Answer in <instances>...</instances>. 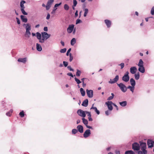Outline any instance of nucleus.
Instances as JSON below:
<instances>
[{
	"instance_id": "23",
	"label": "nucleus",
	"mask_w": 154,
	"mask_h": 154,
	"mask_svg": "<svg viewBox=\"0 0 154 154\" xmlns=\"http://www.w3.org/2000/svg\"><path fill=\"white\" fill-rule=\"evenodd\" d=\"M36 47L37 50L39 51H41L42 50V48L41 45L38 43L36 44Z\"/></svg>"
},
{
	"instance_id": "43",
	"label": "nucleus",
	"mask_w": 154,
	"mask_h": 154,
	"mask_svg": "<svg viewBox=\"0 0 154 154\" xmlns=\"http://www.w3.org/2000/svg\"><path fill=\"white\" fill-rule=\"evenodd\" d=\"M24 113L23 112V110L20 112L19 113V115L21 117V118L23 117L24 116Z\"/></svg>"
},
{
	"instance_id": "50",
	"label": "nucleus",
	"mask_w": 154,
	"mask_h": 154,
	"mask_svg": "<svg viewBox=\"0 0 154 154\" xmlns=\"http://www.w3.org/2000/svg\"><path fill=\"white\" fill-rule=\"evenodd\" d=\"M69 61L71 62L73 60V58L72 56V55L71 53H70L69 54Z\"/></svg>"
},
{
	"instance_id": "57",
	"label": "nucleus",
	"mask_w": 154,
	"mask_h": 154,
	"mask_svg": "<svg viewBox=\"0 0 154 154\" xmlns=\"http://www.w3.org/2000/svg\"><path fill=\"white\" fill-rule=\"evenodd\" d=\"M16 19L17 20V23H18V24H20V21L19 19V18L18 17H16Z\"/></svg>"
},
{
	"instance_id": "19",
	"label": "nucleus",
	"mask_w": 154,
	"mask_h": 154,
	"mask_svg": "<svg viewBox=\"0 0 154 154\" xmlns=\"http://www.w3.org/2000/svg\"><path fill=\"white\" fill-rule=\"evenodd\" d=\"M88 99H85L82 102V105L85 107H87L88 105Z\"/></svg>"
},
{
	"instance_id": "48",
	"label": "nucleus",
	"mask_w": 154,
	"mask_h": 154,
	"mask_svg": "<svg viewBox=\"0 0 154 154\" xmlns=\"http://www.w3.org/2000/svg\"><path fill=\"white\" fill-rule=\"evenodd\" d=\"M82 22V21L81 20L79 19H77L76 20V24H77L79 23H81Z\"/></svg>"
},
{
	"instance_id": "51",
	"label": "nucleus",
	"mask_w": 154,
	"mask_h": 154,
	"mask_svg": "<svg viewBox=\"0 0 154 154\" xmlns=\"http://www.w3.org/2000/svg\"><path fill=\"white\" fill-rule=\"evenodd\" d=\"M73 5L74 6H76L77 4V2L76 0H73Z\"/></svg>"
},
{
	"instance_id": "7",
	"label": "nucleus",
	"mask_w": 154,
	"mask_h": 154,
	"mask_svg": "<svg viewBox=\"0 0 154 154\" xmlns=\"http://www.w3.org/2000/svg\"><path fill=\"white\" fill-rule=\"evenodd\" d=\"M106 104L107 106L108 109L110 110H112L113 109V107L112 106L113 103L111 101H108L105 103Z\"/></svg>"
},
{
	"instance_id": "24",
	"label": "nucleus",
	"mask_w": 154,
	"mask_h": 154,
	"mask_svg": "<svg viewBox=\"0 0 154 154\" xmlns=\"http://www.w3.org/2000/svg\"><path fill=\"white\" fill-rule=\"evenodd\" d=\"M130 82L131 86H135L136 85V82L133 78H131L130 79Z\"/></svg>"
},
{
	"instance_id": "46",
	"label": "nucleus",
	"mask_w": 154,
	"mask_h": 154,
	"mask_svg": "<svg viewBox=\"0 0 154 154\" xmlns=\"http://www.w3.org/2000/svg\"><path fill=\"white\" fill-rule=\"evenodd\" d=\"M151 14L152 15H154V6H153L151 9Z\"/></svg>"
},
{
	"instance_id": "13",
	"label": "nucleus",
	"mask_w": 154,
	"mask_h": 154,
	"mask_svg": "<svg viewBox=\"0 0 154 154\" xmlns=\"http://www.w3.org/2000/svg\"><path fill=\"white\" fill-rule=\"evenodd\" d=\"M74 25L73 24L69 25L68 28H67V32L68 33H71L74 29Z\"/></svg>"
},
{
	"instance_id": "27",
	"label": "nucleus",
	"mask_w": 154,
	"mask_h": 154,
	"mask_svg": "<svg viewBox=\"0 0 154 154\" xmlns=\"http://www.w3.org/2000/svg\"><path fill=\"white\" fill-rule=\"evenodd\" d=\"M76 42V39L75 38H72L71 41V45L72 46H73Z\"/></svg>"
},
{
	"instance_id": "15",
	"label": "nucleus",
	"mask_w": 154,
	"mask_h": 154,
	"mask_svg": "<svg viewBox=\"0 0 154 154\" xmlns=\"http://www.w3.org/2000/svg\"><path fill=\"white\" fill-rule=\"evenodd\" d=\"M77 129L78 131L80 133H82L83 132V127L82 125H78L77 127Z\"/></svg>"
},
{
	"instance_id": "32",
	"label": "nucleus",
	"mask_w": 154,
	"mask_h": 154,
	"mask_svg": "<svg viewBox=\"0 0 154 154\" xmlns=\"http://www.w3.org/2000/svg\"><path fill=\"white\" fill-rule=\"evenodd\" d=\"M143 61L142 59H140L139 61V63L138 64V66H143Z\"/></svg>"
},
{
	"instance_id": "18",
	"label": "nucleus",
	"mask_w": 154,
	"mask_h": 154,
	"mask_svg": "<svg viewBox=\"0 0 154 154\" xmlns=\"http://www.w3.org/2000/svg\"><path fill=\"white\" fill-rule=\"evenodd\" d=\"M104 21L107 26V27L108 28L110 27L111 25V21L108 20H105Z\"/></svg>"
},
{
	"instance_id": "63",
	"label": "nucleus",
	"mask_w": 154,
	"mask_h": 154,
	"mask_svg": "<svg viewBox=\"0 0 154 154\" xmlns=\"http://www.w3.org/2000/svg\"><path fill=\"white\" fill-rule=\"evenodd\" d=\"M78 16V11L77 10L75 11V17H77Z\"/></svg>"
},
{
	"instance_id": "28",
	"label": "nucleus",
	"mask_w": 154,
	"mask_h": 154,
	"mask_svg": "<svg viewBox=\"0 0 154 154\" xmlns=\"http://www.w3.org/2000/svg\"><path fill=\"white\" fill-rule=\"evenodd\" d=\"M36 37L39 40L42 38V34H41L39 32H37L36 33Z\"/></svg>"
},
{
	"instance_id": "8",
	"label": "nucleus",
	"mask_w": 154,
	"mask_h": 154,
	"mask_svg": "<svg viewBox=\"0 0 154 154\" xmlns=\"http://www.w3.org/2000/svg\"><path fill=\"white\" fill-rule=\"evenodd\" d=\"M147 144L148 148H151L154 146V141L148 139L147 141Z\"/></svg>"
},
{
	"instance_id": "39",
	"label": "nucleus",
	"mask_w": 154,
	"mask_h": 154,
	"mask_svg": "<svg viewBox=\"0 0 154 154\" xmlns=\"http://www.w3.org/2000/svg\"><path fill=\"white\" fill-rule=\"evenodd\" d=\"M74 79L75 81L76 82L77 84H79L82 82L80 81V80H79V79H77L76 77H75L74 78Z\"/></svg>"
},
{
	"instance_id": "5",
	"label": "nucleus",
	"mask_w": 154,
	"mask_h": 154,
	"mask_svg": "<svg viewBox=\"0 0 154 154\" xmlns=\"http://www.w3.org/2000/svg\"><path fill=\"white\" fill-rule=\"evenodd\" d=\"M132 148L134 151H139L140 149L139 143L137 142L134 143L132 145Z\"/></svg>"
},
{
	"instance_id": "20",
	"label": "nucleus",
	"mask_w": 154,
	"mask_h": 154,
	"mask_svg": "<svg viewBox=\"0 0 154 154\" xmlns=\"http://www.w3.org/2000/svg\"><path fill=\"white\" fill-rule=\"evenodd\" d=\"M20 18L22 21L24 23H26L27 21V19L26 17L21 15L20 16Z\"/></svg>"
},
{
	"instance_id": "33",
	"label": "nucleus",
	"mask_w": 154,
	"mask_h": 154,
	"mask_svg": "<svg viewBox=\"0 0 154 154\" xmlns=\"http://www.w3.org/2000/svg\"><path fill=\"white\" fill-rule=\"evenodd\" d=\"M82 122L85 125H88V122L87 119L84 118H83L82 119Z\"/></svg>"
},
{
	"instance_id": "34",
	"label": "nucleus",
	"mask_w": 154,
	"mask_h": 154,
	"mask_svg": "<svg viewBox=\"0 0 154 154\" xmlns=\"http://www.w3.org/2000/svg\"><path fill=\"white\" fill-rule=\"evenodd\" d=\"M125 154H135L134 152L132 150H128L126 151L125 152Z\"/></svg>"
},
{
	"instance_id": "38",
	"label": "nucleus",
	"mask_w": 154,
	"mask_h": 154,
	"mask_svg": "<svg viewBox=\"0 0 154 154\" xmlns=\"http://www.w3.org/2000/svg\"><path fill=\"white\" fill-rule=\"evenodd\" d=\"M54 2V0H48V1L47 4L51 6V5H52V3Z\"/></svg>"
},
{
	"instance_id": "11",
	"label": "nucleus",
	"mask_w": 154,
	"mask_h": 154,
	"mask_svg": "<svg viewBox=\"0 0 154 154\" xmlns=\"http://www.w3.org/2000/svg\"><path fill=\"white\" fill-rule=\"evenodd\" d=\"M86 93L87 95L89 97L92 98L93 97V90L87 89Z\"/></svg>"
},
{
	"instance_id": "52",
	"label": "nucleus",
	"mask_w": 154,
	"mask_h": 154,
	"mask_svg": "<svg viewBox=\"0 0 154 154\" xmlns=\"http://www.w3.org/2000/svg\"><path fill=\"white\" fill-rule=\"evenodd\" d=\"M71 50V48H69V49L68 50V51L67 52L66 54V56H68L69 55V53L70 52Z\"/></svg>"
},
{
	"instance_id": "31",
	"label": "nucleus",
	"mask_w": 154,
	"mask_h": 154,
	"mask_svg": "<svg viewBox=\"0 0 154 154\" xmlns=\"http://www.w3.org/2000/svg\"><path fill=\"white\" fill-rule=\"evenodd\" d=\"M46 40L47 39H46V38L44 37V36H43V35H42V38H41L39 40V42L41 43H43L44 42L45 40Z\"/></svg>"
},
{
	"instance_id": "56",
	"label": "nucleus",
	"mask_w": 154,
	"mask_h": 154,
	"mask_svg": "<svg viewBox=\"0 0 154 154\" xmlns=\"http://www.w3.org/2000/svg\"><path fill=\"white\" fill-rule=\"evenodd\" d=\"M67 75H68V76H70L72 78L73 77V75L71 72H69V73H67Z\"/></svg>"
},
{
	"instance_id": "10",
	"label": "nucleus",
	"mask_w": 154,
	"mask_h": 154,
	"mask_svg": "<svg viewBox=\"0 0 154 154\" xmlns=\"http://www.w3.org/2000/svg\"><path fill=\"white\" fill-rule=\"evenodd\" d=\"M91 134V131L90 129L86 130L83 134L84 137L86 138L88 137Z\"/></svg>"
},
{
	"instance_id": "12",
	"label": "nucleus",
	"mask_w": 154,
	"mask_h": 154,
	"mask_svg": "<svg viewBox=\"0 0 154 154\" xmlns=\"http://www.w3.org/2000/svg\"><path fill=\"white\" fill-rule=\"evenodd\" d=\"M119 79V76L117 75L113 79H110L109 81V83L111 84H113L118 81Z\"/></svg>"
},
{
	"instance_id": "61",
	"label": "nucleus",
	"mask_w": 154,
	"mask_h": 154,
	"mask_svg": "<svg viewBox=\"0 0 154 154\" xmlns=\"http://www.w3.org/2000/svg\"><path fill=\"white\" fill-rule=\"evenodd\" d=\"M86 127L87 128H88L89 129H93L92 127V126L88 125H86Z\"/></svg>"
},
{
	"instance_id": "17",
	"label": "nucleus",
	"mask_w": 154,
	"mask_h": 154,
	"mask_svg": "<svg viewBox=\"0 0 154 154\" xmlns=\"http://www.w3.org/2000/svg\"><path fill=\"white\" fill-rule=\"evenodd\" d=\"M27 60V58L26 57H24L23 58H19L18 60L17 61L18 62H21L23 63H25Z\"/></svg>"
},
{
	"instance_id": "9",
	"label": "nucleus",
	"mask_w": 154,
	"mask_h": 154,
	"mask_svg": "<svg viewBox=\"0 0 154 154\" xmlns=\"http://www.w3.org/2000/svg\"><path fill=\"white\" fill-rule=\"evenodd\" d=\"M140 146L141 150H146V143L140 142Z\"/></svg>"
},
{
	"instance_id": "44",
	"label": "nucleus",
	"mask_w": 154,
	"mask_h": 154,
	"mask_svg": "<svg viewBox=\"0 0 154 154\" xmlns=\"http://www.w3.org/2000/svg\"><path fill=\"white\" fill-rule=\"evenodd\" d=\"M78 132L77 130L76 129H72V133L73 134H76Z\"/></svg>"
},
{
	"instance_id": "42",
	"label": "nucleus",
	"mask_w": 154,
	"mask_h": 154,
	"mask_svg": "<svg viewBox=\"0 0 154 154\" xmlns=\"http://www.w3.org/2000/svg\"><path fill=\"white\" fill-rule=\"evenodd\" d=\"M81 72L80 70L79 69H77L76 74V75L77 76H79L81 75Z\"/></svg>"
},
{
	"instance_id": "21",
	"label": "nucleus",
	"mask_w": 154,
	"mask_h": 154,
	"mask_svg": "<svg viewBox=\"0 0 154 154\" xmlns=\"http://www.w3.org/2000/svg\"><path fill=\"white\" fill-rule=\"evenodd\" d=\"M138 70L140 72L142 73H143L145 72V68L143 66H139Z\"/></svg>"
},
{
	"instance_id": "2",
	"label": "nucleus",
	"mask_w": 154,
	"mask_h": 154,
	"mask_svg": "<svg viewBox=\"0 0 154 154\" xmlns=\"http://www.w3.org/2000/svg\"><path fill=\"white\" fill-rule=\"evenodd\" d=\"M26 3V2L24 0H22L20 2V10L23 14L25 15H27L28 13L26 12L24 10L25 7L24 4Z\"/></svg>"
},
{
	"instance_id": "49",
	"label": "nucleus",
	"mask_w": 154,
	"mask_h": 154,
	"mask_svg": "<svg viewBox=\"0 0 154 154\" xmlns=\"http://www.w3.org/2000/svg\"><path fill=\"white\" fill-rule=\"evenodd\" d=\"M63 63L65 67H66L68 66V63L67 62L63 61Z\"/></svg>"
},
{
	"instance_id": "4",
	"label": "nucleus",
	"mask_w": 154,
	"mask_h": 154,
	"mask_svg": "<svg viewBox=\"0 0 154 154\" xmlns=\"http://www.w3.org/2000/svg\"><path fill=\"white\" fill-rule=\"evenodd\" d=\"M129 73V72L127 71L124 74L122 78V79L123 81L127 82L129 81L130 77L128 75Z\"/></svg>"
},
{
	"instance_id": "54",
	"label": "nucleus",
	"mask_w": 154,
	"mask_h": 154,
	"mask_svg": "<svg viewBox=\"0 0 154 154\" xmlns=\"http://www.w3.org/2000/svg\"><path fill=\"white\" fill-rule=\"evenodd\" d=\"M61 4H62V3L60 2L59 4H55V5H54V7L55 8H56L57 7H58Z\"/></svg>"
},
{
	"instance_id": "16",
	"label": "nucleus",
	"mask_w": 154,
	"mask_h": 154,
	"mask_svg": "<svg viewBox=\"0 0 154 154\" xmlns=\"http://www.w3.org/2000/svg\"><path fill=\"white\" fill-rule=\"evenodd\" d=\"M41 34L42 36V35H43V36H44V37L46 38V39H47L51 36L50 34H48L46 32H42Z\"/></svg>"
},
{
	"instance_id": "22",
	"label": "nucleus",
	"mask_w": 154,
	"mask_h": 154,
	"mask_svg": "<svg viewBox=\"0 0 154 154\" xmlns=\"http://www.w3.org/2000/svg\"><path fill=\"white\" fill-rule=\"evenodd\" d=\"M90 109H94V111L96 112V113H97V114L98 115H99L100 114V112L99 110H98L97 107H91V108Z\"/></svg>"
},
{
	"instance_id": "60",
	"label": "nucleus",
	"mask_w": 154,
	"mask_h": 154,
	"mask_svg": "<svg viewBox=\"0 0 154 154\" xmlns=\"http://www.w3.org/2000/svg\"><path fill=\"white\" fill-rule=\"evenodd\" d=\"M44 30L45 32H47L48 31V28L47 27V26H45L44 28Z\"/></svg>"
},
{
	"instance_id": "35",
	"label": "nucleus",
	"mask_w": 154,
	"mask_h": 154,
	"mask_svg": "<svg viewBox=\"0 0 154 154\" xmlns=\"http://www.w3.org/2000/svg\"><path fill=\"white\" fill-rule=\"evenodd\" d=\"M111 94L112 96L109 97H108V98L107 99V100H112V99L113 98L114 96V94L113 93H111Z\"/></svg>"
},
{
	"instance_id": "41",
	"label": "nucleus",
	"mask_w": 154,
	"mask_h": 154,
	"mask_svg": "<svg viewBox=\"0 0 154 154\" xmlns=\"http://www.w3.org/2000/svg\"><path fill=\"white\" fill-rule=\"evenodd\" d=\"M85 12L84 14V16L85 17L87 16V14L88 12V8H85L84 10Z\"/></svg>"
},
{
	"instance_id": "26",
	"label": "nucleus",
	"mask_w": 154,
	"mask_h": 154,
	"mask_svg": "<svg viewBox=\"0 0 154 154\" xmlns=\"http://www.w3.org/2000/svg\"><path fill=\"white\" fill-rule=\"evenodd\" d=\"M119 104L122 107H124L126 106L127 102L126 101H123L119 103Z\"/></svg>"
},
{
	"instance_id": "62",
	"label": "nucleus",
	"mask_w": 154,
	"mask_h": 154,
	"mask_svg": "<svg viewBox=\"0 0 154 154\" xmlns=\"http://www.w3.org/2000/svg\"><path fill=\"white\" fill-rule=\"evenodd\" d=\"M11 113L10 112H8L6 113V115L8 116H10L11 115Z\"/></svg>"
},
{
	"instance_id": "40",
	"label": "nucleus",
	"mask_w": 154,
	"mask_h": 154,
	"mask_svg": "<svg viewBox=\"0 0 154 154\" xmlns=\"http://www.w3.org/2000/svg\"><path fill=\"white\" fill-rule=\"evenodd\" d=\"M69 7L68 5L65 4L64 5V8L66 11L68 10L69 9Z\"/></svg>"
},
{
	"instance_id": "45",
	"label": "nucleus",
	"mask_w": 154,
	"mask_h": 154,
	"mask_svg": "<svg viewBox=\"0 0 154 154\" xmlns=\"http://www.w3.org/2000/svg\"><path fill=\"white\" fill-rule=\"evenodd\" d=\"M66 48H64L63 49H61L60 51V52L61 53H64L66 52Z\"/></svg>"
},
{
	"instance_id": "37",
	"label": "nucleus",
	"mask_w": 154,
	"mask_h": 154,
	"mask_svg": "<svg viewBox=\"0 0 154 154\" xmlns=\"http://www.w3.org/2000/svg\"><path fill=\"white\" fill-rule=\"evenodd\" d=\"M135 79L137 80L139 79L140 78V74L139 72H138L137 74H135L134 75Z\"/></svg>"
},
{
	"instance_id": "55",
	"label": "nucleus",
	"mask_w": 154,
	"mask_h": 154,
	"mask_svg": "<svg viewBox=\"0 0 154 154\" xmlns=\"http://www.w3.org/2000/svg\"><path fill=\"white\" fill-rule=\"evenodd\" d=\"M119 66H120L121 67V69H123L124 66V63H122L120 64L119 65Z\"/></svg>"
},
{
	"instance_id": "36",
	"label": "nucleus",
	"mask_w": 154,
	"mask_h": 154,
	"mask_svg": "<svg viewBox=\"0 0 154 154\" xmlns=\"http://www.w3.org/2000/svg\"><path fill=\"white\" fill-rule=\"evenodd\" d=\"M86 79L85 78H83L81 79V80H82L81 82L82 83V87L83 88H84L85 87L86 85V84L85 83V82H84V80L85 79Z\"/></svg>"
},
{
	"instance_id": "53",
	"label": "nucleus",
	"mask_w": 154,
	"mask_h": 154,
	"mask_svg": "<svg viewBox=\"0 0 154 154\" xmlns=\"http://www.w3.org/2000/svg\"><path fill=\"white\" fill-rule=\"evenodd\" d=\"M67 68L71 71H74V69L71 67L70 66H68L67 67Z\"/></svg>"
},
{
	"instance_id": "30",
	"label": "nucleus",
	"mask_w": 154,
	"mask_h": 154,
	"mask_svg": "<svg viewBox=\"0 0 154 154\" xmlns=\"http://www.w3.org/2000/svg\"><path fill=\"white\" fill-rule=\"evenodd\" d=\"M127 88V89H130V90L133 93L134 89V86H131L129 85Z\"/></svg>"
},
{
	"instance_id": "64",
	"label": "nucleus",
	"mask_w": 154,
	"mask_h": 154,
	"mask_svg": "<svg viewBox=\"0 0 154 154\" xmlns=\"http://www.w3.org/2000/svg\"><path fill=\"white\" fill-rule=\"evenodd\" d=\"M115 153L116 154H120V152L119 150H116Z\"/></svg>"
},
{
	"instance_id": "6",
	"label": "nucleus",
	"mask_w": 154,
	"mask_h": 154,
	"mask_svg": "<svg viewBox=\"0 0 154 154\" xmlns=\"http://www.w3.org/2000/svg\"><path fill=\"white\" fill-rule=\"evenodd\" d=\"M77 113L80 116L85 118L86 116L85 111H84L82 109H79L78 110Z\"/></svg>"
},
{
	"instance_id": "58",
	"label": "nucleus",
	"mask_w": 154,
	"mask_h": 154,
	"mask_svg": "<svg viewBox=\"0 0 154 154\" xmlns=\"http://www.w3.org/2000/svg\"><path fill=\"white\" fill-rule=\"evenodd\" d=\"M50 18V14L49 13H48L47 14V16L46 17V19L47 20H48Z\"/></svg>"
},
{
	"instance_id": "59",
	"label": "nucleus",
	"mask_w": 154,
	"mask_h": 154,
	"mask_svg": "<svg viewBox=\"0 0 154 154\" xmlns=\"http://www.w3.org/2000/svg\"><path fill=\"white\" fill-rule=\"evenodd\" d=\"M51 7V6L47 4L46 6V9L47 10H48Z\"/></svg>"
},
{
	"instance_id": "47",
	"label": "nucleus",
	"mask_w": 154,
	"mask_h": 154,
	"mask_svg": "<svg viewBox=\"0 0 154 154\" xmlns=\"http://www.w3.org/2000/svg\"><path fill=\"white\" fill-rule=\"evenodd\" d=\"M86 114H88V117H91V115L90 112L85 111Z\"/></svg>"
},
{
	"instance_id": "3",
	"label": "nucleus",
	"mask_w": 154,
	"mask_h": 154,
	"mask_svg": "<svg viewBox=\"0 0 154 154\" xmlns=\"http://www.w3.org/2000/svg\"><path fill=\"white\" fill-rule=\"evenodd\" d=\"M117 85L122 92L125 93L126 91L127 87L123 83H121L119 84H117Z\"/></svg>"
},
{
	"instance_id": "29",
	"label": "nucleus",
	"mask_w": 154,
	"mask_h": 154,
	"mask_svg": "<svg viewBox=\"0 0 154 154\" xmlns=\"http://www.w3.org/2000/svg\"><path fill=\"white\" fill-rule=\"evenodd\" d=\"M80 91L81 93L82 96H84L85 95V91L84 90L83 88H81L80 89Z\"/></svg>"
},
{
	"instance_id": "1",
	"label": "nucleus",
	"mask_w": 154,
	"mask_h": 154,
	"mask_svg": "<svg viewBox=\"0 0 154 154\" xmlns=\"http://www.w3.org/2000/svg\"><path fill=\"white\" fill-rule=\"evenodd\" d=\"M26 31L24 35L26 37L29 38L31 32L30 30L31 29V26L29 23L26 24V26L25 27Z\"/></svg>"
},
{
	"instance_id": "25",
	"label": "nucleus",
	"mask_w": 154,
	"mask_h": 154,
	"mask_svg": "<svg viewBox=\"0 0 154 154\" xmlns=\"http://www.w3.org/2000/svg\"><path fill=\"white\" fill-rule=\"evenodd\" d=\"M147 150H141L138 152V154H147Z\"/></svg>"
},
{
	"instance_id": "14",
	"label": "nucleus",
	"mask_w": 154,
	"mask_h": 154,
	"mask_svg": "<svg viewBox=\"0 0 154 154\" xmlns=\"http://www.w3.org/2000/svg\"><path fill=\"white\" fill-rule=\"evenodd\" d=\"M137 69L136 66L131 67L130 68V71L131 73L133 74H134L136 72Z\"/></svg>"
}]
</instances>
